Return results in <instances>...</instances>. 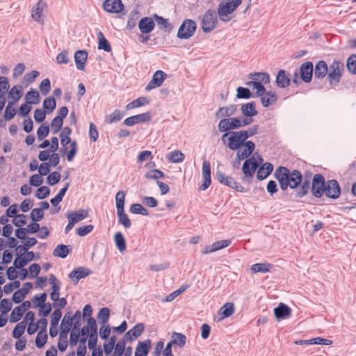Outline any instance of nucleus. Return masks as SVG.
Instances as JSON below:
<instances>
[{"label": "nucleus", "mask_w": 356, "mask_h": 356, "mask_svg": "<svg viewBox=\"0 0 356 356\" xmlns=\"http://www.w3.org/2000/svg\"><path fill=\"white\" fill-rule=\"evenodd\" d=\"M124 113L119 109H115L111 114L106 116L105 122L112 124L118 122L122 119Z\"/></svg>", "instance_id": "nucleus-37"}, {"label": "nucleus", "mask_w": 356, "mask_h": 356, "mask_svg": "<svg viewBox=\"0 0 356 356\" xmlns=\"http://www.w3.org/2000/svg\"><path fill=\"white\" fill-rule=\"evenodd\" d=\"M72 323L73 320L72 318H71V313H66L63 318L62 319L60 329H69V330H70L72 325Z\"/></svg>", "instance_id": "nucleus-52"}, {"label": "nucleus", "mask_w": 356, "mask_h": 356, "mask_svg": "<svg viewBox=\"0 0 356 356\" xmlns=\"http://www.w3.org/2000/svg\"><path fill=\"white\" fill-rule=\"evenodd\" d=\"M218 23L216 12L213 10H207L203 16L202 28L204 32L209 33L213 31Z\"/></svg>", "instance_id": "nucleus-7"}, {"label": "nucleus", "mask_w": 356, "mask_h": 356, "mask_svg": "<svg viewBox=\"0 0 356 356\" xmlns=\"http://www.w3.org/2000/svg\"><path fill=\"white\" fill-rule=\"evenodd\" d=\"M70 251L71 248H70V246L64 244H59L54 250L53 255L54 257L64 259L67 257Z\"/></svg>", "instance_id": "nucleus-34"}, {"label": "nucleus", "mask_w": 356, "mask_h": 356, "mask_svg": "<svg viewBox=\"0 0 356 356\" xmlns=\"http://www.w3.org/2000/svg\"><path fill=\"white\" fill-rule=\"evenodd\" d=\"M272 264L268 263H257L251 266L250 270L254 273L269 272Z\"/></svg>", "instance_id": "nucleus-38"}, {"label": "nucleus", "mask_w": 356, "mask_h": 356, "mask_svg": "<svg viewBox=\"0 0 356 356\" xmlns=\"http://www.w3.org/2000/svg\"><path fill=\"white\" fill-rule=\"evenodd\" d=\"M35 259V254L33 252L30 251L26 252L22 257L17 256V257L14 261V266L17 268H22L25 266L29 262Z\"/></svg>", "instance_id": "nucleus-22"}, {"label": "nucleus", "mask_w": 356, "mask_h": 356, "mask_svg": "<svg viewBox=\"0 0 356 356\" xmlns=\"http://www.w3.org/2000/svg\"><path fill=\"white\" fill-rule=\"evenodd\" d=\"M88 58V52L85 50H78L74 54V61L79 70H83Z\"/></svg>", "instance_id": "nucleus-25"}, {"label": "nucleus", "mask_w": 356, "mask_h": 356, "mask_svg": "<svg viewBox=\"0 0 356 356\" xmlns=\"http://www.w3.org/2000/svg\"><path fill=\"white\" fill-rule=\"evenodd\" d=\"M24 313L19 307H16L10 314V322L12 323H17L20 320Z\"/></svg>", "instance_id": "nucleus-54"}, {"label": "nucleus", "mask_w": 356, "mask_h": 356, "mask_svg": "<svg viewBox=\"0 0 356 356\" xmlns=\"http://www.w3.org/2000/svg\"><path fill=\"white\" fill-rule=\"evenodd\" d=\"M48 335L47 333H43L42 331H39L36 339H35V346L38 348H42L47 341Z\"/></svg>", "instance_id": "nucleus-49"}, {"label": "nucleus", "mask_w": 356, "mask_h": 356, "mask_svg": "<svg viewBox=\"0 0 356 356\" xmlns=\"http://www.w3.org/2000/svg\"><path fill=\"white\" fill-rule=\"evenodd\" d=\"M216 179L220 184L225 186L234 188L241 193L244 192V188L240 183L236 181L232 177L227 176L222 172L219 170L216 172Z\"/></svg>", "instance_id": "nucleus-9"}, {"label": "nucleus", "mask_w": 356, "mask_h": 356, "mask_svg": "<svg viewBox=\"0 0 356 356\" xmlns=\"http://www.w3.org/2000/svg\"><path fill=\"white\" fill-rule=\"evenodd\" d=\"M49 133V127L42 124L37 130V136L38 140H42L46 138Z\"/></svg>", "instance_id": "nucleus-59"}, {"label": "nucleus", "mask_w": 356, "mask_h": 356, "mask_svg": "<svg viewBox=\"0 0 356 356\" xmlns=\"http://www.w3.org/2000/svg\"><path fill=\"white\" fill-rule=\"evenodd\" d=\"M246 85L257 90L256 94H254L255 97L265 94L266 88L263 86L262 83L255 81H250L247 82Z\"/></svg>", "instance_id": "nucleus-45"}, {"label": "nucleus", "mask_w": 356, "mask_h": 356, "mask_svg": "<svg viewBox=\"0 0 356 356\" xmlns=\"http://www.w3.org/2000/svg\"><path fill=\"white\" fill-rule=\"evenodd\" d=\"M324 194L326 197L336 200L341 194V187L335 179H330L326 181Z\"/></svg>", "instance_id": "nucleus-11"}, {"label": "nucleus", "mask_w": 356, "mask_h": 356, "mask_svg": "<svg viewBox=\"0 0 356 356\" xmlns=\"http://www.w3.org/2000/svg\"><path fill=\"white\" fill-rule=\"evenodd\" d=\"M259 165V163L256 161L254 156L248 159L243 165V172L246 177H252Z\"/></svg>", "instance_id": "nucleus-16"}, {"label": "nucleus", "mask_w": 356, "mask_h": 356, "mask_svg": "<svg viewBox=\"0 0 356 356\" xmlns=\"http://www.w3.org/2000/svg\"><path fill=\"white\" fill-rule=\"evenodd\" d=\"M256 104L254 102H250L247 104H243L241 106V112L246 117H253L257 115L258 112L256 110Z\"/></svg>", "instance_id": "nucleus-32"}, {"label": "nucleus", "mask_w": 356, "mask_h": 356, "mask_svg": "<svg viewBox=\"0 0 356 356\" xmlns=\"http://www.w3.org/2000/svg\"><path fill=\"white\" fill-rule=\"evenodd\" d=\"M240 118H222L218 123V128L220 132H231V130L238 129L240 126Z\"/></svg>", "instance_id": "nucleus-10"}, {"label": "nucleus", "mask_w": 356, "mask_h": 356, "mask_svg": "<svg viewBox=\"0 0 356 356\" xmlns=\"http://www.w3.org/2000/svg\"><path fill=\"white\" fill-rule=\"evenodd\" d=\"M126 193L124 191H118L115 195V203L118 223L122 225L125 228H129L131 222L128 216L124 212V201Z\"/></svg>", "instance_id": "nucleus-3"}, {"label": "nucleus", "mask_w": 356, "mask_h": 356, "mask_svg": "<svg viewBox=\"0 0 356 356\" xmlns=\"http://www.w3.org/2000/svg\"><path fill=\"white\" fill-rule=\"evenodd\" d=\"M314 72L313 63L311 61L303 63L300 67L301 79L305 83L311 82Z\"/></svg>", "instance_id": "nucleus-14"}, {"label": "nucleus", "mask_w": 356, "mask_h": 356, "mask_svg": "<svg viewBox=\"0 0 356 356\" xmlns=\"http://www.w3.org/2000/svg\"><path fill=\"white\" fill-rule=\"evenodd\" d=\"M50 193V189L47 186H40L35 193V196L39 200L46 198Z\"/></svg>", "instance_id": "nucleus-58"}, {"label": "nucleus", "mask_w": 356, "mask_h": 356, "mask_svg": "<svg viewBox=\"0 0 356 356\" xmlns=\"http://www.w3.org/2000/svg\"><path fill=\"white\" fill-rule=\"evenodd\" d=\"M21 88L20 86H15L10 90L8 95L13 99V102L15 103L21 98Z\"/></svg>", "instance_id": "nucleus-53"}, {"label": "nucleus", "mask_w": 356, "mask_h": 356, "mask_svg": "<svg viewBox=\"0 0 356 356\" xmlns=\"http://www.w3.org/2000/svg\"><path fill=\"white\" fill-rule=\"evenodd\" d=\"M115 245L120 252H123L126 249V242L123 234L118 232L114 236Z\"/></svg>", "instance_id": "nucleus-43"}, {"label": "nucleus", "mask_w": 356, "mask_h": 356, "mask_svg": "<svg viewBox=\"0 0 356 356\" xmlns=\"http://www.w3.org/2000/svg\"><path fill=\"white\" fill-rule=\"evenodd\" d=\"M88 215V211L85 209H79L76 211H72L67 214L68 220H70L74 224H76L82 220L86 218Z\"/></svg>", "instance_id": "nucleus-28"}, {"label": "nucleus", "mask_w": 356, "mask_h": 356, "mask_svg": "<svg viewBox=\"0 0 356 356\" xmlns=\"http://www.w3.org/2000/svg\"><path fill=\"white\" fill-rule=\"evenodd\" d=\"M186 342V337L182 333L174 332L172 334V341L169 342L171 345H177L180 348L185 346Z\"/></svg>", "instance_id": "nucleus-35"}, {"label": "nucleus", "mask_w": 356, "mask_h": 356, "mask_svg": "<svg viewBox=\"0 0 356 356\" xmlns=\"http://www.w3.org/2000/svg\"><path fill=\"white\" fill-rule=\"evenodd\" d=\"M227 147L231 150H236V159L238 163L240 161L248 158L252 154L255 149V144L251 140H244L243 142L233 141V136H228Z\"/></svg>", "instance_id": "nucleus-2"}, {"label": "nucleus", "mask_w": 356, "mask_h": 356, "mask_svg": "<svg viewBox=\"0 0 356 356\" xmlns=\"http://www.w3.org/2000/svg\"><path fill=\"white\" fill-rule=\"evenodd\" d=\"M149 104V100L147 97H140L136 99L131 102L126 106L127 110H130L134 108L140 107Z\"/></svg>", "instance_id": "nucleus-42"}, {"label": "nucleus", "mask_w": 356, "mask_h": 356, "mask_svg": "<svg viewBox=\"0 0 356 356\" xmlns=\"http://www.w3.org/2000/svg\"><path fill=\"white\" fill-rule=\"evenodd\" d=\"M152 119V115L149 112H146L144 113L138 114L136 115H133L126 118L124 120V124L126 126H133L134 124L140 123V122H146L149 121Z\"/></svg>", "instance_id": "nucleus-15"}, {"label": "nucleus", "mask_w": 356, "mask_h": 356, "mask_svg": "<svg viewBox=\"0 0 356 356\" xmlns=\"http://www.w3.org/2000/svg\"><path fill=\"white\" fill-rule=\"evenodd\" d=\"M314 78L322 79L327 76L328 66L324 60L318 61L314 68Z\"/></svg>", "instance_id": "nucleus-23"}, {"label": "nucleus", "mask_w": 356, "mask_h": 356, "mask_svg": "<svg viewBox=\"0 0 356 356\" xmlns=\"http://www.w3.org/2000/svg\"><path fill=\"white\" fill-rule=\"evenodd\" d=\"M249 79L252 81H259L260 83H263L264 84L268 83L270 82V76L268 73L264 72H255L250 73L248 74Z\"/></svg>", "instance_id": "nucleus-36"}, {"label": "nucleus", "mask_w": 356, "mask_h": 356, "mask_svg": "<svg viewBox=\"0 0 356 356\" xmlns=\"http://www.w3.org/2000/svg\"><path fill=\"white\" fill-rule=\"evenodd\" d=\"M326 181L321 174L314 175L312 179V184L310 187L312 195L316 197H321L325 192Z\"/></svg>", "instance_id": "nucleus-8"}, {"label": "nucleus", "mask_w": 356, "mask_h": 356, "mask_svg": "<svg viewBox=\"0 0 356 356\" xmlns=\"http://www.w3.org/2000/svg\"><path fill=\"white\" fill-rule=\"evenodd\" d=\"M346 66L352 74H356V54H353L348 58Z\"/></svg>", "instance_id": "nucleus-62"}, {"label": "nucleus", "mask_w": 356, "mask_h": 356, "mask_svg": "<svg viewBox=\"0 0 356 356\" xmlns=\"http://www.w3.org/2000/svg\"><path fill=\"white\" fill-rule=\"evenodd\" d=\"M56 62L58 64H67L70 62L69 52L67 50H63L56 56Z\"/></svg>", "instance_id": "nucleus-64"}, {"label": "nucleus", "mask_w": 356, "mask_h": 356, "mask_svg": "<svg viewBox=\"0 0 356 356\" xmlns=\"http://www.w3.org/2000/svg\"><path fill=\"white\" fill-rule=\"evenodd\" d=\"M110 310L108 307L102 308L97 314V318L101 320V323L105 325L109 318Z\"/></svg>", "instance_id": "nucleus-56"}, {"label": "nucleus", "mask_w": 356, "mask_h": 356, "mask_svg": "<svg viewBox=\"0 0 356 356\" xmlns=\"http://www.w3.org/2000/svg\"><path fill=\"white\" fill-rule=\"evenodd\" d=\"M97 38L99 40L98 48L103 49L106 52L111 51V46L109 42L106 39L102 32L99 31L97 33Z\"/></svg>", "instance_id": "nucleus-40"}, {"label": "nucleus", "mask_w": 356, "mask_h": 356, "mask_svg": "<svg viewBox=\"0 0 356 356\" xmlns=\"http://www.w3.org/2000/svg\"><path fill=\"white\" fill-rule=\"evenodd\" d=\"M343 71V63L338 60H334L328 67L327 79L330 86H337L339 84Z\"/></svg>", "instance_id": "nucleus-4"}, {"label": "nucleus", "mask_w": 356, "mask_h": 356, "mask_svg": "<svg viewBox=\"0 0 356 356\" xmlns=\"http://www.w3.org/2000/svg\"><path fill=\"white\" fill-rule=\"evenodd\" d=\"M259 125L256 124L252 127H250L248 130H241L237 131H231L225 133L222 136V141L223 143H226V138L228 136H233V141L243 142L247 140L250 136H254L258 133Z\"/></svg>", "instance_id": "nucleus-5"}, {"label": "nucleus", "mask_w": 356, "mask_h": 356, "mask_svg": "<svg viewBox=\"0 0 356 356\" xmlns=\"http://www.w3.org/2000/svg\"><path fill=\"white\" fill-rule=\"evenodd\" d=\"M13 104L14 102H10L5 109L4 118L6 120H12L16 114V110L13 107Z\"/></svg>", "instance_id": "nucleus-55"}, {"label": "nucleus", "mask_w": 356, "mask_h": 356, "mask_svg": "<svg viewBox=\"0 0 356 356\" xmlns=\"http://www.w3.org/2000/svg\"><path fill=\"white\" fill-rule=\"evenodd\" d=\"M274 177L278 181L282 191H286L288 188H296L297 191L302 181V175L299 170L291 171L284 166L278 167L275 171Z\"/></svg>", "instance_id": "nucleus-1"}, {"label": "nucleus", "mask_w": 356, "mask_h": 356, "mask_svg": "<svg viewBox=\"0 0 356 356\" xmlns=\"http://www.w3.org/2000/svg\"><path fill=\"white\" fill-rule=\"evenodd\" d=\"M276 84L278 87L284 88L289 86L290 79L286 72L284 70H280L276 77Z\"/></svg>", "instance_id": "nucleus-30"}, {"label": "nucleus", "mask_w": 356, "mask_h": 356, "mask_svg": "<svg viewBox=\"0 0 356 356\" xmlns=\"http://www.w3.org/2000/svg\"><path fill=\"white\" fill-rule=\"evenodd\" d=\"M222 315V318H227L232 316L234 312V304L232 302L225 303L220 309Z\"/></svg>", "instance_id": "nucleus-47"}, {"label": "nucleus", "mask_w": 356, "mask_h": 356, "mask_svg": "<svg viewBox=\"0 0 356 356\" xmlns=\"http://www.w3.org/2000/svg\"><path fill=\"white\" fill-rule=\"evenodd\" d=\"M56 103L55 99L53 97H49L44 99L43 102V108L47 114L53 112L56 108Z\"/></svg>", "instance_id": "nucleus-44"}, {"label": "nucleus", "mask_w": 356, "mask_h": 356, "mask_svg": "<svg viewBox=\"0 0 356 356\" xmlns=\"http://www.w3.org/2000/svg\"><path fill=\"white\" fill-rule=\"evenodd\" d=\"M261 97V102L264 107H268L277 101V97L275 92L265 90V94L259 95Z\"/></svg>", "instance_id": "nucleus-31"}, {"label": "nucleus", "mask_w": 356, "mask_h": 356, "mask_svg": "<svg viewBox=\"0 0 356 356\" xmlns=\"http://www.w3.org/2000/svg\"><path fill=\"white\" fill-rule=\"evenodd\" d=\"M231 240L225 239L214 242L213 244L206 245L202 250L203 254H207L228 247L231 244Z\"/></svg>", "instance_id": "nucleus-18"}, {"label": "nucleus", "mask_w": 356, "mask_h": 356, "mask_svg": "<svg viewBox=\"0 0 356 356\" xmlns=\"http://www.w3.org/2000/svg\"><path fill=\"white\" fill-rule=\"evenodd\" d=\"M63 124V120H62L61 118L58 117H55L51 122L52 133L54 134H57L59 131V130L62 128Z\"/></svg>", "instance_id": "nucleus-60"}, {"label": "nucleus", "mask_w": 356, "mask_h": 356, "mask_svg": "<svg viewBox=\"0 0 356 356\" xmlns=\"http://www.w3.org/2000/svg\"><path fill=\"white\" fill-rule=\"evenodd\" d=\"M152 347L151 340L147 339L143 341H139L134 353V356H147Z\"/></svg>", "instance_id": "nucleus-21"}, {"label": "nucleus", "mask_w": 356, "mask_h": 356, "mask_svg": "<svg viewBox=\"0 0 356 356\" xmlns=\"http://www.w3.org/2000/svg\"><path fill=\"white\" fill-rule=\"evenodd\" d=\"M164 176H165L164 173L161 170H158V169H154V170H149L145 174V177L147 179L158 180L159 179L164 177Z\"/></svg>", "instance_id": "nucleus-50"}, {"label": "nucleus", "mask_w": 356, "mask_h": 356, "mask_svg": "<svg viewBox=\"0 0 356 356\" xmlns=\"http://www.w3.org/2000/svg\"><path fill=\"white\" fill-rule=\"evenodd\" d=\"M12 307L13 305L10 300L3 298L0 302V312L2 315H6L11 310Z\"/></svg>", "instance_id": "nucleus-51"}, {"label": "nucleus", "mask_w": 356, "mask_h": 356, "mask_svg": "<svg viewBox=\"0 0 356 356\" xmlns=\"http://www.w3.org/2000/svg\"><path fill=\"white\" fill-rule=\"evenodd\" d=\"M236 97L238 99H250L251 97H255V95H252L250 90L247 88L238 87L236 89Z\"/></svg>", "instance_id": "nucleus-48"}, {"label": "nucleus", "mask_w": 356, "mask_h": 356, "mask_svg": "<svg viewBox=\"0 0 356 356\" xmlns=\"http://www.w3.org/2000/svg\"><path fill=\"white\" fill-rule=\"evenodd\" d=\"M130 212L134 214L148 216V211L140 204L135 203L131 205Z\"/></svg>", "instance_id": "nucleus-46"}, {"label": "nucleus", "mask_w": 356, "mask_h": 356, "mask_svg": "<svg viewBox=\"0 0 356 356\" xmlns=\"http://www.w3.org/2000/svg\"><path fill=\"white\" fill-rule=\"evenodd\" d=\"M273 170V165L269 162L263 164L257 171V177L259 180L266 179Z\"/></svg>", "instance_id": "nucleus-29"}, {"label": "nucleus", "mask_w": 356, "mask_h": 356, "mask_svg": "<svg viewBox=\"0 0 356 356\" xmlns=\"http://www.w3.org/2000/svg\"><path fill=\"white\" fill-rule=\"evenodd\" d=\"M274 314L277 319H286L291 316V309L286 305L280 303L278 307L274 309Z\"/></svg>", "instance_id": "nucleus-24"}, {"label": "nucleus", "mask_w": 356, "mask_h": 356, "mask_svg": "<svg viewBox=\"0 0 356 356\" xmlns=\"http://www.w3.org/2000/svg\"><path fill=\"white\" fill-rule=\"evenodd\" d=\"M60 177V174L58 172H52L48 175L47 182L49 185L54 186L59 182Z\"/></svg>", "instance_id": "nucleus-63"}, {"label": "nucleus", "mask_w": 356, "mask_h": 356, "mask_svg": "<svg viewBox=\"0 0 356 356\" xmlns=\"http://www.w3.org/2000/svg\"><path fill=\"white\" fill-rule=\"evenodd\" d=\"M40 97L37 90H31L25 96V101L29 104H37L40 102Z\"/></svg>", "instance_id": "nucleus-39"}, {"label": "nucleus", "mask_w": 356, "mask_h": 356, "mask_svg": "<svg viewBox=\"0 0 356 356\" xmlns=\"http://www.w3.org/2000/svg\"><path fill=\"white\" fill-rule=\"evenodd\" d=\"M47 300V293H42L40 295H35L32 298V302L35 305V307H42L45 303Z\"/></svg>", "instance_id": "nucleus-57"}, {"label": "nucleus", "mask_w": 356, "mask_h": 356, "mask_svg": "<svg viewBox=\"0 0 356 356\" xmlns=\"http://www.w3.org/2000/svg\"><path fill=\"white\" fill-rule=\"evenodd\" d=\"M312 172H308L302 177V184L296 191V196L302 198L308 194L311 187Z\"/></svg>", "instance_id": "nucleus-13"}, {"label": "nucleus", "mask_w": 356, "mask_h": 356, "mask_svg": "<svg viewBox=\"0 0 356 356\" xmlns=\"http://www.w3.org/2000/svg\"><path fill=\"white\" fill-rule=\"evenodd\" d=\"M232 13V10L226 3H224L222 2L218 5V14L221 21L227 22L229 20V18H228V15Z\"/></svg>", "instance_id": "nucleus-33"}, {"label": "nucleus", "mask_w": 356, "mask_h": 356, "mask_svg": "<svg viewBox=\"0 0 356 356\" xmlns=\"http://www.w3.org/2000/svg\"><path fill=\"white\" fill-rule=\"evenodd\" d=\"M47 7V3L44 0H39L31 11L32 18L38 22L42 20V13Z\"/></svg>", "instance_id": "nucleus-20"}, {"label": "nucleus", "mask_w": 356, "mask_h": 356, "mask_svg": "<svg viewBox=\"0 0 356 356\" xmlns=\"http://www.w3.org/2000/svg\"><path fill=\"white\" fill-rule=\"evenodd\" d=\"M196 28V24L193 20L186 19L179 28L177 36L179 39H188L193 35Z\"/></svg>", "instance_id": "nucleus-6"}, {"label": "nucleus", "mask_w": 356, "mask_h": 356, "mask_svg": "<svg viewBox=\"0 0 356 356\" xmlns=\"http://www.w3.org/2000/svg\"><path fill=\"white\" fill-rule=\"evenodd\" d=\"M237 111L236 104H230L227 106H222L218 108L216 113V118H227L236 114Z\"/></svg>", "instance_id": "nucleus-19"}, {"label": "nucleus", "mask_w": 356, "mask_h": 356, "mask_svg": "<svg viewBox=\"0 0 356 356\" xmlns=\"http://www.w3.org/2000/svg\"><path fill=\"white\" fill-rule=\"evenodd\" d=\"M92 271L85 267H79L74 269L70 274L69 277L70 279L76 278L75 283H77L81 279L85 278L86 277L90 275Z\"/></svg>", "instance_id": "nucleus-26"}, {"label": "nucleus", "mask_w": 356, "mask_h": 356, "mask_svg": "<svg viewBox=\"0 0 356 356\" xmlns=\"http://www.w3.org/2000/svg\"><path fill=\"white\" fill-rule=\"evenodd\" d=\"M166 74L162 70H157L153 75L151 81L145 87L146 90H150L153 88L160 86L164 81Z\"/></svg>", "instance_id": "nucleus-17"}, {"label": "nucleus", "mask_w": 356, "mask_h": 356, "mask_svg": "<svg viewBox=\"0 0 356 356\" xmlns=\"http://www.w3.org/2000/svg\"><path fill=\"white\" fill-rule=\"evenodd\" d=\"M102 7L105 11L110 13H120L124 8L122 0H105Z\"/></svg>", "instance_id": "nucleus-12"}, {"label": "nucleus", "mask_w": 356, "mask_h": 356, "mask_svg": "<svg viewBox=\"0 0 356 356\" xmlns=\"http://www.w3.org/2000/svg\"><path fill=\"white\" fill-rule=\"evenodd\" d=\"M27 323L25 321V319H23L22 321L19 322L16 325L13 331V337L15 339H19L22 335L24 334L25 329L26 327Z\"/></svg>", "instance_id": "nucleus-41"}, {"label": "nucleus", "mask_w": 356, "mask_h": 356, "mask_svg": "<svg viewBox=\"0 0 356 356\" xmlns=\"http://www.w3.org/2000/svg\"><path fill=\"white\" fill-rule=\"evenodd\" d=\"M154 21L148 17H143L138 23V28L143 33H150L154 29Z\"/></svg>", "instance_id": "nucleus-27"}, {"label": "nucleus", "mask_w": 356, "mask_h": 356, "mask_svg": "<svg viewBox=\"0 0 356 356\" xmlns=\"http://www.w3.org/2000/svg\"><path fill=\"white\" fill-rule=\"evenodd\" d=\"M44 211H42L41 209H38V208H35L31 211L30 218L33 222H39L44 218Z\"/></svg>", "instance_id": "nucleus-61"}]
</instances>
